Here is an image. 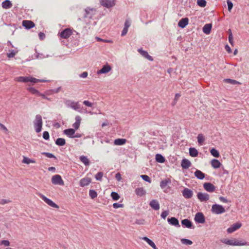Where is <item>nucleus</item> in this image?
Listing matches in <instances>:
<instances>
[{
    "instance_id": "nucleus-2",
    "label": "nucleus",
    "mask_w": 249,
    "mask_h": 249,
    "mask_svg": "<svg viewBox=\"0 0 249 249\" xmlns=\"http://www.w3.org/2000/svg\"><path fill=\"white\" fill-rule=\"evenodd\" d=\"M221 242L223 243L231 246H244L249 245L248 243L245 241H237L235 239L233 240L230 239H223L221 240Z\"/></svg>"
},
{
    "instance_id": "nucleus-13",
    "label": "nucleus",
    "mask_w": 249,
    "mask_h": 249,
    "mask_svg": "<svg viewBox=\"0 0 249 249\" xmlns=\"http://www.w3.org/2000/svg\"><path fill=\"white\" fill-rule=\"evenodd\" d=\"M242 226V224L240 222H236L232 224L230 227H229L227 231L228 233H231L237 230L240 228Z\"/></svg>"
},
{
    "instance_id": "nucleus-14",
    "label": "nucleus",
    "mask_w": 249,
    "mask_h": 249,
    "mask_svg": "<svg viewBox=\"0 0 249 249\" xmlns=\"http://www.w3.org/2000/svg\"><path fill=\"white\" fill-rule=\"evenodd\" d=\"M197 198L201 202H206L209 199V195L207 193H203L202 192H198L197 194Z\"/></svg>"
},
{
    "instance_id": "nucleus-47",
    "label": "nucleus",
    "mask_w": 249,
    "mask_h": 249,
    "mask_svg": "<svg viewBox=\"0 0 249 249\" xmlns=\"http://www.w3.org/2000/svg\"><path fill=\"white\" fill-rule=\"evenodd\" d=\"M197 4L201 7H204L206 6L207 2L205 0H197Z\"/></svg>"
},
{
    "instance_id": "nucleus-3",
    "label": "nucleus",
    "mask_w": 249,
    "mask_h": 249,
    "mask_svg": "<svg viewBox=\"0 0 249 249\" xmlns=\"http://www.w3.org/2000/svg\"><path fill=\"white\" fill-rule=\"evenodd\" d=\"M42 124L43 122L41 116L39 114L36 115L35 120L34 121V124L36 131L37 133H39L41 131Z\"/></svg>"
},
{
    "instance_id": "nucleus-49",
    "label": "nucleus",
    "mask_w": 249,
    "mask_h": 249,
    "mask_svg": "<svg viewBox=\"0 0 249 249\" xmlns=\"http://www.w3.org/2000/svg\"><path fill=\"white\" fill-rule=\"evenodd\" d=\"M140 177L144 181L150 183L151 182V179L149 176L146 175H142L140 176Z\"/></svg>"
},
{
    "instance_id": "nucleus-8",
    "label": "nucleus",
    "mask_w": 249,
    "mask_h": 249,
    "mask_svg": "<svg viewBox=\"0 0 249 249\" xmlns=\"http://www.w3.org/2000/svg\"><path fill=\"white\" fill-rule=\"evenodd\" d=\"M65 104L68 107H71V108L77 110L80 108V106L78 104V102H75L69 100H66Z\"/></svg>"
},
{
    "instance_id": "nucleus-4",
    "label": "nucleus",
    "mask_w": 249,
    "mask_h": 249,
    "mask_svg": "<svg viewBox=\"0 0 249 249\" xmlns=\"http://www.w3.org/2000/svg\"><path fill=\"white\" fill-rule=\"evenodd\" d=\"M211 211L213 213L220 214L225 212L224 207L219 204H213L212 207Z\"/></svg>"
},
{
    "instance_id": "nucleus-44",
    "label": "nucleus",
    "mask_w": 249,
    "mask_h": 249,
    "mask_svg": "<svg viewBox=\"0 0 249 249\" xmlns=\"http://www.w3.org/2000/svg\"><path fill=\"white\" fill-rule=\"evenodd\" d=\"M89 196L92 198L94 199L97 196V193L94 190H89Z\"/></svg>"
},
{
    "instance_id": "nucleus-19",
    "label": "nucleus",
    "mask_w": 249,
    "mask_h": 249,
    "mask_svg": "<svg viewBox=\"0 0 249 249\" xmlns=\"http://www.w3.org/2000/svg\"><path fill=\"white\" fill-rule=\"evenodd\" d=\"M138 52L144 57L146 58L148 60L152 61L153 60V57L148 54L147 51L143 50L142 48L138 49Z\"/></svg>"
},
{
    "instance_id": "nucleus-43",
    "label": "nucleus",
    "mask_w": 249,
    "mask_h": 249,
    "mask_svg": "<svg viewBox=\"0 0 249 249\" xmlns=\"http://www.w3.org/2000/svg\"><path fill=\"white\" fill-rule=\"evenodd\" d=\"M22 162L28 164L30 163H36V161L34 160L29 159L26 157H23Z\"/></svg>"
},
{
    "instance_id": "nucleus-57",
    "label": "nucleus",
    "mask_w": 249,
    "mask_h": 249,
    "mask_svg": "<svg viewBox=\"0 0 249 249\" xmlns=\"http://www.w3.org/2000/svg\"><path fill=\"white\" fill-rule=\"evenodd\" d=\"M83 103L84 105L89 107H92L93 105V104L92 103L87 100L84 101Z\"/></svg>"
},
{
    "instance_id": "nucleus-34",
    "label": "nucleus",
    "mask_w": 249,
    "mask_h": 249,
    "mask_svg": "<svg viewBox=\"0 0 249 249\" xmlns=\"http://www.w3.org/2000/svg\"><path fill=\"white\" fill-rule=\"evenodd\" d=\"M156 161L159 163H164L165 161V158L160 154H157L155 157Z\"/></svg>"
},
{
    "instance_id": "nucleus-6",
    "label": "nucleus",
    "mask_w": 249,
    "mask_h": 249,
    "mask_svg": "<svg viewBox=\"0 0 249 249\" xmlns=\"http://www.w3.org/2000/svg\"><path fill=\"white\" fill-rule=\"evenodd\" d=\"M38 195L43 200H44L45 202H46L50 206L54 208H59V206L53 202L50 199L46 197L44 195H42L41 193H39Z\"/></svg>"
},
{
    "instance_id": "nucleus-64",
    "label": "nucleus",
    "mask_w": 249,
    "mask_h": 249,
    "mask_svg": "<svg viewBox=\"0 0 249 249\" xmlns=\"http://www.w3.org/2000/svg\"><path fill=\"white\" fill-rule=\"evenodd\" d=\"M38 36H39L40 39H41V40H43L45 37V35L43 33H42V32H40L38 34Z\"/></svg>"
},
{
    "instance_id": "nucleus-38",
    "label": "nucleus",
    "mask_w": 249,
    "mask_h": 249,
    "mask_svg": "<svg viewBox=\"0 0 249 249\" xmlns=\"http://www.w3.org/2000/svg\"><path fill=\"white\" fill-rule=\"evenodd\" d=\"M223 81L226 83H229V84H231V85H239V84H241V83L235 80H233V79H230V78H226V79H224L223 80Z\"/></svg>"
},
{
    "instance_id": "nucleus-7",
    "label": "nucleus",
    "mask_w": 249,
    "mask_h": 249,
    "mask_svg": "<svg viewBox=\"0 0 249 249\" xmlns=\"http://www.w3.org/2000/svg\"><path fill=\"white\" fill-rule=\"evenodd\" d=\"M52 182L54 185H64V182L59 175H55L52 178Z\"/></svg>"
},
{
    "instance_id": "nucleus-61",
    "label": "nucleus",
    "mask_w": 249,
    "mask_h": 249,
    "mask_svg": "<svg viewBox=\"0 0 249 249\" xmlns=\"http://www.w3.org/2000/svg\"><path fill=\"white\" fill-rule=\"evenodd\" d=\"M1 243L5 246H9L10 245V242L8 240H3L1 241Z\"/></svg>"
},
{
    "instance_id": "nucleus-12",
    "label": "nucleus",
    "mask_w": 249,
    "mask_h": 249,
    "mask_svg": "<svg viewBox=\"0 0 249 249\" xmlns=\"http://www.w3.org/2000/svg\"><path fill=\"white\" fill-rule=\"evenodd\" d=\"M181 225L183 227L188 229H194L195 226L193 225L192 221L188 219H184L181 221Z\"/></svg>"
},
{
    "instance_id": "nucleus-26",
    "label": "nucleus",
    "mask_w": 249,
    "mask_h": 249,
    "mask_svg": "<svg viewBox=\"0 0 249 249\" xmlns=\"http://www.w3.org/2000/svg\"><path fill=\"white\" fill-rule=\"evenodd\" d=\"M75 122L72 124V126L74 128L75 130L79 128L81 118L80 116H76L75 117Z\"/></svg>"
},
{
    "instance_id": "nucleus-35",
    "label": "nucleus",
    "mask_w": 249,
    "mask_h": 249,
    "mask_svg": "<svg viewBox=\"0 0 249 249\" xmlns=\"http://www.w3.org/2000/svg\"><path fill=\"white\" fill-rule=\"evenodd\" d=\"M142 239L145 241L153 249H158L155 243L147 237H143Z\"/></svg>"
},
{
    "instance_id": "nucleus-56",
    "label": "nucleus",
    "mask_w": 249,
    "mask_h": 249,
    "mask_svg": "<svg viewBox=\"0 0 249 249\" xmlns=\"http://www.w3.org/2000/svg\"><path fill=\"white\" fill-rule=\"evenodd\" d=\"M124 205L123 204H120L118 203H114L113 204V207L115 209H117L119 208H123Z\"/></svg>"
},
{
    "instance_id": "nucleus-20",
    "label": "nucleus",
    "mask_w": 249,
    "mask_h": 249,
    "mask_svg": "<svg viewBox=\"0 0 249 249\" xmlns=\"http://www.w3.org/2000/svg\"><path fill=\"white\" fill-rule=\"evenodd\" d=\"M149 206L154 210H159L160 208V204L156 199L152 200L149 203Z\"/></svg>"
},
{
    "instance_id": "nucleus-1",
    "label": "nucleus",
    "mask_w": 249,
    "mask_h": 249,
    "mask_svg": "<svg viewBox=\"0 0 249 249\" xmlns=\"http://www.w3.org/2000/svg\"><path fill=\"white\" fill-rule=\"evenodd\" d=\"M17 81L19 82L28 83L31 82L36 83L38 82H46L49 81L48 80L44 79H38L31 76H19L17 78Z\"/></svg>"
},
{
    "instance_id": "nucleus-16",
    "label": "nucleus",
    "mask_w": 249,
    "mask_h": 249,
    "mask_svg": "<svg viewBox=\"0 0 249 249\" xmlns=\"http://www.w3.org/2000/svg\"><path fill=\"white\" fill-rule=\"evenodd\" d=\"M182 194L183 197L186 199L191 198L193 196V192L187 188L183 189Z\"/></svg>"
},
{
    "instance_id": "nucleus-45",
    "label": "nucleus",
    "mask_w": 249,
    "mask_h": 249,
    "mask_svg": "<svg viewBox=\"0 0 249 249\" xmlns=\"http://www.w3.org/2000/svg\"><path fill=\"white\" fill-rule=\"evenodd\" d=\"M181 242L182 244L186 245H191L193 244V242L189 239L182 238L181 239Z\"/></svg>"
},
{
    "instance_id": "nucleus-10",
    "label": "nucleus",
    "mask_w": 249,
    "mask_h": 249,
    "mask_svg": "<svg viewBox=\"0 0 249 249\" xmlns=\"http://www.w3.org/2000/svg\"><path fill=\"white\" fill-rule=\"evenodd\" d=\"M60 36L64 39L69 38L72 34V30L70 28H66L60 33Z\"/></svg>"
},
{
    "instance_id": "nucleus-42",
    "label": "nucleus",
    "mask_w": 249,
    "mask_h": 249,
    "mask_svg": "<svg viewBox=\"0 0 249 249\" xmlns=\"http://www.w3.org/2000/svg\"><path fill=\"white\" fill-rule=\"evenodd\" d=\"M197 142L200 145H202L203 142L205 141V138L202 134H199L197 136Z\"/></svg>"
},
{
    "instance_id": "nucleus-11",
    "label": "nucleus",
    "mask_w": 249,
    "mask_h": 249,
    "mask_svg": "<svg viewBox=\"0 0 249 249\" xmlns=\"http://www.w3.org/2000/svg\"><path fill=\"white\" fill-rule=\"evenodd\" d=\"M195 220L197 223L203 224L205 222V217L203 213H197L195 216Z\"/></svg>"
},
{
    "instance_id": "nucleus-58",
    "label": "nucleus",
    "mask_w": 249,
    "mask_h": 249,
    "mask_svg": "<svg viewBox=\"0 0 249 249\" xmlns=\"http://www.w3.org/2000/svg\"><path fill=\"white\" fill-rule=\"evenodd\" d=\"M180 97V94L179 93H176L175 96L174 100V103L173 104V105L176 104L177 101L178 100L179 98Z\"/></svg>"
},
{
    "instance_id": "nucleus-24",
    "label": "nucleus",
    "mask_w": 249,
    "mask_h": 249,
    "mask_svg": "<svg viewBox=\"0 0 249 249\" xmlns=\"http://www.w3.org/2000/svg\"><path fill=\"white\" fill-rule=\"evenodd\" d=\"M91 182V179L89 178H85L80 180V185L81 187H85L89 185Z\"/></svg>"
},
{
    "instance_id": "nucleus-39",
    "label": "nucleus",
    "mask_w": 249,
    "mask_h": 249,
    "mask_svg": "<svg viewBox=\"0 0 249 249\" xmlns=\"http://www.w3.org/2000/svg\"><path fill=\"white\" fill-rule=\"evenodd\" d=\"M79 159L86 166H89L90 162L88 158L85 156H81L79 157Z\"/></svg>"
},
{
    "instance_id": "nucleus-60",
    "label": "nucleus",
    "mask_w": 249,
    "mask_h": 249,
    "mask_svg": "<svg viewBox=\"0 0 249 249\" xmlns=\"http://www.w3.org/2000/svg\"><path fill=\"white\" fill-rule=\"evenodd\" d=\"M10 202V200L6 199H2L0 200V204L4 205Z\"/></svg>"
},
{
    "instance_id": "nucleus-27",
    "label": "nucleus",
    "mask_w": 249,
    "mask_h": 249,
    "mask_svg": "<svg viewBox=\"0 0 249 249\" xmlns=\"http://www.w3.org/2000/svg\"><path fill=\"white\" fill-rule=\"evenodd\" d=\"M194 174L195 177L199 179H203L205 177V174L199 170H196Z\"/></svg>"
},
{
    "instance_id": "nucleus-22",
    "label": "nucleus",
    "mask_w": 249,
    "mask_h": 249,
    "mask_svg": "<svg viewBox=\"0 0 249 249\" xmlns=\"http://www.w3.org/2000/svg\"><path fill=\"white\" fill-rule=\"evenodd\" d=\"M188 18H182L179 21L178 23V26L181 28H184L188 24Z\"/></svg>"
},
{
    "instance_id": "nucleus-48",
    "label": "nucleus",
    "mask_w": 249,
    "mask_h": 249,
    "mask_svg": "<svg viewBox=\"0 0 249 249\" xmlns=\"http://www.w3.org/2000/svg\"><path fill=\"white\" fill-rule=\"evenodd\" d=\"M42 154L49 158H53L55 160L57 159L56 157L53 154L49 152H42Z\"/></svg>"
},
{
    "instance_id": "nucleus-25",
    "label": "nucleus",
    "mask_w": 249,
    "mask_h": 249,
    "mask_svg": "<svg viewBox=\"0 0 249 249\" xmlns=\"http://www.w3.org/2000/svg\"><path fill=\"white\" fill-rule=\"evenodd\" d=\"M75 130L73 128H68L65 129L63 131L64 134L67 135L70 138H73V135L75 134Z\"/></svg>"
},
{
    "instance_id": "nucleus-33",
    "label": "nucleus",
    "mask_w": 249,
    "mask_h": 249,
    "mask_svg": "<svg viewBox=\"0 0 249 249\" xmlns=\"http://www.w3.org/2000/svg\"><path fill=\"white\" fill-rule=\"evenodd\" d=\"M12 6V4L9 0H5L2 2V7L4 9H9Z\"/></svg>"
},
{
    "instance_id": "nucleus-9",
    "label": "nucleus",
    "mask_w": 249,
    "mask_h": 249,
    "mask_svg": "<svg viewBox=\"0 0 249 249\" xmlns=\"http://www.w3.org/2000/svg\"><path fill=\"white\" fill-rule=\"evenodd\" d=\"M100 3L104 7L109 8L115 5V0H101Z\"/></svg>"
},
{
    "instance_id": "nucleus-29",
    "label": "nucleus",
    "mask_w": 249,
    "mask_h": 249,
    "mask_svg": "<svg viewBox=\"0 0 249 249\" xmlns=\"http://www.w3.org/2000/svg\"><path fill=\"white\" fill-rule=\"evenodd\" d=\"M211 164L212 167L214 169H217L221 165L220 162L218 160L215 159L211 160Z\"/></svg>"
},
{
    "instance_id": "nucleus-46",
    "label": "nucleus",
    "mask_w": 249,
    "mask_h": 249,
    "mask_svg": "<svg viewBox=\"0 0 249 249\" xmlns=\"http://www.w3.org/2000/svg\"><path fill=\"white\" fill-rule=\"evenodd\" d=\"M111 196L113 200H118L120 198L119 195L115 192H112L111 193Z\"/></svg>"
},
{
    "instance_id": "nucleus-31",
    "label": "nucleus",
    "mask_w": 249,
    "mask_h": 249,
    "mask_svg": "<svg viewBox=\"0 0 249 249\" xmlns=\"http://www.w3.org/2000/svg\"><path fill=\"white\" fill-rule=\"evenodd\" d=\"M189 155L192 157H196L198 156V152L196 148L190 147L189 149Z\"/></svg>"
},
{
    "instance_id": "nucleus-41",
    "label": "nucleus",
    "mask_w": 249,
    "mask_h": 249,
    "mask_svg": "<svg viewBox=\"0 0 249 249\" xmlns=\"http://www.w3.org/2000/svg\"><path fill=\"white\" fill-rule=\"evenodd\" d=\"M27 90L33 94H36L38 96H39V95H41V93L34 88H28Z\"/></svg>"
},
{
    "instance_id": "nucleus-17",
    "label": "nucleus",
    "mask_w": 249,
    "mask_h": 249,
    "mask_svg": "<svg viewBox=\"0 0 249 249\" xmlns=\"http://www.w3.org/2000/svg\"><path fill=\"white\" fill-rule=\"evenodd\" d=\"M167 221L169 224H170L172 226H174L177 228H179L180 227V225H179V223L178 220L175 217H171V218H168Z\"/></svg>"
},
{
    "instance_id": "nucleus-50",
    "label": "nucleus",
    "mask_w": 249,
    "mask_h": 249,
    "mask_svg": "<svg viewBox=\"0 0 249 249\" xmlns=\"http://www.w3.org/2000/svg\"><path fill=\"white\" fill-rule=\"evenodd\" d=\"M10 53H7V57L8 58H13L14 57L16 53H18V51L11 50L10 51Z\"/></svg>"
},
{
    "instance_id": "nucleus-18",
    "label": "nucleus",
    "mask_w": 249,
    "mask_h": 249,
    "mask_svg": "<svg viewBox=\"0 0 249 249\" xmlns=\"http://www.w3.org/2000/svg\"><path fill=\"white\" fill-rule=\"evenodd\" d=\"M22 26L26 29H30L35 26V24L31 20H24L22 21Z\"/></svg>"
},
{
    "instance_id": "nucleus-63",
    "label": "nucleus",
    "mask_w": 249,
    "mask_h": 249,
    "mask_svg": "<svg viewBox=\"0 0 249 249\" xmlns=\"http://www.w3.org/2000/svg\"><path fill=\"white\" fill-rule=\"evenodd\" d=\"M130 25V24L128 20H126L124 22V28H126L128 29V28L129 27Z\"/></svg>"
},
{
    "instance_id": "nucleus-21",
    "label": "nucleus",
    "mask_w": 249,
    "mask_h": 249,
    "mask_svg": "<svg viewBox=\"0 0 249 249\" xmlns=\"http://www.w3.org/2000/svg\"><path fill=\"white\" fill-rule=\"evenodd\" d=\"M111 70V67L108 64L105 65L97 71L98 74L107 73Z\"/></svg>"
},
{
    "instance_id": "nucleus-15",
    "label": "nucleus",
    "mask_w": 249,
    "mask_h": 249,
    "mask_svg": "<svg viewBox=\"0 0 249 249\" xmlns=\"http://www.w3.org/2000/svg\"><path fill=\"white\" fill-rule=\"evenodd\" d=\"M203 188L208 192L212 193L215 190V186L210 182H205L203 184Z\"/></svg>"
},
{
    "instance_id": "nucleus-5",
    "label": "nucleus",
    "mask_w": 249,
    "mask_h": 249,
    "mask_svg": "<svg viewBox=\"0 0 249 249\" xmlns=\"http://www.w3.org/2000/svg\"><path fill=\"white\" fill-rule=\"evenodd\" d=\"M85 13L84 15L83 18H89L91 19L96 14V10L94 8L88 7L85 8Z\"/></svg>"
},
{
    "instance_id": "nucleus-52",
    "label": "nucleus",
    "mask_w": 249,
    "mask_h": 249,
    "mask_svg": "<svg viewBox=\"0 0 249 249\" xmlns=\"http://www.w3.org/2000/svg\"><path fill=\"white\" fill-rule=\"evenodd\" d=\"M229 31L230 33L229 35V37H228L229 41L230 43V44L232 45L233 43V38L232 35L231 29H229Z\"/></svg>"
},
{
    "instance_id": "nucleus-54",
    "label": "nucleus",
    "mask_w": 249,
    "mask_h": 249,
    "mask_svg": "<svg viewBox=\"0 0 249 249\" xmlns=\"http://www.w3.org/2000/svg\"><path fill=\"white\" fill-rule=\"evenodd\" d=\"M43 138L45 140H49L50 135L48 131H45L43 133Z\"/></svg>"
},
{
    "instance_id": "nucleus-37",
    "label": "nucleus",
    "mask_w": 249,
    "mask_h": 249,
    "mask_svg": "<svg viewBox=\"0 0 249 249\" xmlns=\"http://www.w3.org/2000/svg\"><path fill=\"white\" fill-rule=\"evenodd\" d=\"M55 142L57 145L62 146L65 145L66 141L64 138H59L56 140Z\"/></svg>"
},
{
    "instance_id": "nucleus-40",
    "label": "nucleus",
    "mask_w": 249,
    "mask_h": 249,
    "mask_svg": "<svg viewBox=\"0 0 249 249\" xmlns=\"http://www.w3.org/2000/svg\"><path fill=\"white\" fill-rule=\"evenodd\" d=\"M211 155L215 158H218L220 156L219 153L215 148H212L210 150Z\"/></svg>"
},
{
    "instance_id": "nucleus-51",
    "label": "nucleus",
    "mask_w": 249,
    "mask_h": 249,
    "mask_svg": "<svg viewBox=\"0 0 249 249\" xmlns=\"http://www.w3.org/2000/svg\"><path fill=\"white\" fill-rule=\"evenodd\" d=\"M103 176V173L102 172H99L95 176V178L97 180L101 181L102 177Z\"/></svg>"
},
{
    "instance_id": "nucleus-62",
    "label": "nucleus",
    "mask_w": 249,
    "mask_h": 249,
    "mask_svg": "<svg viewBox=\"0 0 249 249\" xmlns=\"http://www.w3.org/2000/svg\"><path fill=\"white\" fill-rule=\"evenodd\" d=\"M115 178L118 181H120L122 179L121 175L120 173H117L115 175Z\"/></svg>"
},
{
    "instance_id": "nucleus-53",
    "label": "nucleus",
    "mask_w": 249,
    "mask_h": 249,
    "mask_svg": "<svg viewBox=\"0 0 249 249\" xmlns=\"http://www.w3.org/2000/svg\"><path fill=\"white\" fill-rule=\"evenodd\" d=\"M169 213V211L168 210L164 211L161 213L160 216L162 218L165 219Z\"/></svg>"
},
{
    "instance_id": "nucleus-59",
    "label": "nucleus",
    "mask_w": 249,
    "mask_h": 249,
    "mask_svg": "<svg viewBox=\"0 0 249 249\" xmlns=\"http://www.w3.org/2000/svg\"><path fill=\"white\" fill-rule=\"evenodd\" d=\"M219 199L221 202H224V203H228V202H230V201H229L227 199H226V198H225L224 197L222 196H220L219 197Z\"/></svg>"
},
{
    "instance_id": "nucleus-30",
    "label": "nucleus",
    "mask_w": 249,
    "mask_h": 249,
    "mask_svg": "<svg viewBox=\"0 0 249 249\" xmlns=\"http://www.w3.org/2000/svg\"><path fill=\"white\" fill-rule=\"evenodd\" d=\"M135 192L137 196H142L145 195L146 194V191L142 187L138 188L136 189Z\"/></svg>"
},
{
    "instance_id": "nucleus-23",
    "label": "nucleus",
    "mask_w": 249,
    "mask_h": 249,
    "mask_svg": "<svg viewBox=\"0 0 249 249\" xmlns=\"http://www.w3.org/2000/svg\"><path fill=\"white\" fill-rule=\"evenodd\" d=\"M191 165V162L189 160L186 159H183L181 160V166L182 169H187Z\"/></svg>"
},
{
    "instance_id": "nucleus-32",
    "label": "nucleus",
    "mask_w": 249,
    "mask_h": 249,
    "mask_svg": "<svg viewBox=\"0 0 249 249\" xmlns=\"http://www.w3.org/2000/svg\"><path fill=\"white\" fill-rule=\"evenodd\" d=\"M171 183V180L170 178H168L163 180H162L160 182V187L161 188H164L168 184Z\"/></svg>"
},
{
    "instance_id": "nucleus-36",
    "label": "nucleus",
    "mask_w": 249,
    "mask_h": 249,
    "mask_svg": "<svg viewBox=\"0 0 249 249\" xmlns=\"http://www.w3.org/2000/svg\"><path fill=\"white\" fill-rule=\"evenodd\" d=\"M126 142L125 139L118 138L114 140V143L117 145H122L125 144Z\"/></svg>"
},
{
    "instance_id": "nucleus-55",
    "label": "nucleus",
    "mask_w": 249,
    "mask_h": 249,
    "mask_svg": "<svg viewBox=\"0 0 249 249\" xmlns=\"http://www.w3.org/2000/svg\"><path fill=\"white\" fill-rule=\"evenodd\" d=\"M227 5H228V9L229 12L231 11V10L232 9L233 7V3L232 2L229 0H227Z\"/></svg>"
},
{
    "instance_id": "nucleus-28",
    "label": "nucleus",
    "mask_w": 249,
    "mask_h": 249,
    "mask_svg": "<svg viewBox=\"0 0 249 249\" xmlns=\"http://www.w3.org/2000/svg\"><path fill=\"white\" fill-rule=\"evenodd\" d=\"M212 28V25L211 24H210V23L206 24L204 26V27L202 29L203 32L205 34L208 35L211 33Z\"/></svg>"
}]
</instances>
